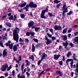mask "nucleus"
I'll list each match as a JSON object with an SVG mask.
<instances>
[{"label": "nucleus", "mask_w": 78, "mask_h": 78, "mask_svg": "<svg viewBox=\"0 0 78 78\" xmlns=\"http://www.w3.org/2000/svg\"><path fill=\"white\" fill-rule=\"evenodd\" d=\"M75 42L78 43V36L75 37L74 38V41L73 42V43L75 44H76Z\"/></svg>", "instance_id": "nucleus-13"}, {"label": "nucleus", "mask_w": 78, "mask_h": 78, "mask_svg": "<svg viewBox=\"0 0 78 78\" xmlns=\"http://www.w3.org/2000/svg\"><path fill=\"white\" fill-rule=\"evenodd\" d=\"M9 19L10 20H13V16H10V18H9Z\"/></svg>", "instance_id": "nucleus-55"}, {"label": "nucleus", "mask_w": 78, "mask_h": 78, "mask_svg": "<svg viewBox=\"0 0 78 78\" xmlns=\"http://www.w3.org/2000/svg\"><path fill=\"white\" fill-rule=\"evenodd\" d=\"M27 5V3L24 2V3H22L20 4V8H23V7H24L25 6Z\"/></svg>", "instance_id": "nucleus-17"}, {"label": "nucleus", "mask_w": 78, "mask_h": 78, "mask_svg": "<svg viewBox=\"0 0 78 78\" xmlns=\"http://www.w3.org/2000/svg\"><path fill=\"white\" fill-rule=\"evenodd\" d=\"M69 45H70L71 47H74V45H73V44L72 42L69 43Z\"/></svg>", "instance_id": "nucleus-41"}, {"label": "nucleus", "mask_w": 78, "mask_h": 78, "mask_svg": "<svg viewBox=\"0 0 78 78\" xmlns=\"http://www.w3.org/2000/svg\"><path fill=\"white\" fill-rule=\"evenodd\" d=\"M61 6V3H59L57 5V9H59V8Z\"/></svg>", "instance_id": "nucleus-35"}, {"label": "nucleus", "mask_w": 78, "mask_h": 78, "mask_svg": "<svg viewBox=\"0 0 78 78\" xmlns=\"http://www.w3.org/2000/svg\"><path fill=\"white\" fill-rule=\"evenodd\" d=\"M65 56L63 55V58H62V61H65Z\"/></svg>", "instance_id": "nucleus-58"}, {"label": "nucleus", "mask_w": 78, "mask_h": 78, "mask_svg": "<svg viewBox=\"0 0 78 78\" xmlns=\"http://www.w3.org/2000/svg\"><path fill=\"white\" fill-rule=\"evenodd\" d=\"M49 31L52 34H53V29L51 28L49 29Z\"/></svg>", "instance_id": "nucleus-43"}, {"label": "nucleus", "mask_w": 78, "mask_h": 78, "mask_svg": "<svg viewBox=\"0 0 78 78\" xmlns=\"http://www.w3.org/2000/svg\"><path fill=\"white\" fill-rule=\"evenodd\" d=\"M59 64L60 66L62 65V61H61L60 62Z\"/></svg>", "instance_id": "nucleus-63"}, {"label": "nucleus", "mask_w": 78, "mask_h": 78, "mask_svg": "<svg viewBox=\"0 0 78 78\" xmlns=\"http://www.w3.org/2000/svg\"><path fill=\"white\" fill-rule=\"evenodd\" d=\"M34 23L33 21H30V22L29 23H28V27L30 28L32 26H33Z\"/></svg>", "instance_id": "nucleus-9"}, {"label": "nucleus", "mask_w": 78, "mask_h": 78, "mask_svg": "<svg viewBox=\"0 0 78 78\" xmlns=\"http://www.w3.org/2000/svg\"><path fill=\"white\" fill-rule=\"evenodd\" d=\"M25 64L27 66H30V62L28 61L27 60H25Z\"/></svg>", "instance_id": "nucleus-14"}, {"label": "nucleus", "mask_w": 78, "mask_h": 78, "mask_svg": "<svg viewBox=\"0 0 78 78\" xmlns=\"http://www.w3.org/2000/svg\"><path fill=\"white\" fill-rule=\"evenodd\" d=\"M67 9H68V8L67 7H66V4L63 5V6L62 7V10H63V11H66V12H68Z\"/></svg>", "instance_id": "nucleus-6"}, {"label": "nucleus", "mask_w": 78, "mask_h": 78, "mask_svg": "<svg viewBox=\"0 0 78 78\" xmlns=\"http://www.w3.org/2000/svg\"><path fill=\"white\" fill-rule=\"evenodd\" d=\"M71 34H68V37H70L71 36Z\"/></svg>", "instance_id": "nucleus-64"}, {"label": "nucleus", "mask_w": 78, "mask_h": 78, "mask_svg": "<svg viewBox=\"0 0 78 78\" xmlns=\"http://www.w3.org/2000/svg\"><path fill=\"white\" fill-rule=\"evenodd\" d=\"M26 35L27 36H30V32H27L26 33Z\"/></svg>", "instance_id": "nucleus-38"}, {"label": "nucleus", "mask_w": 78, "mask_h": 78, "mask_svg": "<svg viewBox=\"0 0 78 78\" xmlns=\"http://www.w3.org/2000/svg\"><path fill=\"white\" fill-rule=\"evenodd\" d=\"M20 17L21 18L23 19V18L25 17V15H24L23 14H22L20 15Z\"/></svg>", "instance_id": "nucleus-42"}, {"label": "nucleus", "mask_w": 78, "mask_h": 78, "mask_svg": "<svg viewBox=\"0 0 78 78\" xmlns=\"http://www.w3.org/2000/svg\"><path fill=\"white\" fill-rule=\"evenodd\" d=\"M74 34L75 36H77L78 34V32H75Z\"/></svg>", "instance_id": "nucleus-56"}, {"label": "nucleus", "mask_w": 78, "mask_h": 78, "mask_svg": "<svg viewBox=\"0 0 78 78\" xmlns=\"http://www.w3.org/2000/svg\"><path fill=\"white\" fill-rule=\"evenodd\" d=\"M68 42L66 41V43H62V44L63 45V46L65 47H67V45H68Z\"/></svg>", "instance_id": "nucleus-22"}, {"label": "nucleus", "mask_w": 78, "mask_h": 78, "mask_svg": "<svg viewBox=\"0 0 78 78\" xmlns=\"http://www.w3.org/2000/svg\"><path fill=\"white\" fill-rule=\"evenodd\" d=\"M19 11L20 12H23V9H21L20 10L19 9Z\"/></svg>", "instance_id": "nucleus-59"}, {"label": "nucleus", "mask_w": 78, "mask_h": 78, "mask_svg": "<svg viewBox=\"0 0 78 78\" xmlns=\"http://www.w3.org/2000/svg\"><path fill=\"white\" fill-rule=\"evenodd\" d=\"M13 51L15 52L16 51H17V46L16 45H14L13 46Z\"/></svg>", "instance_id": "nucleus-16"}, {"label": "nucleus", "mask_w": 78, "mask_h": 78, "mask_svg": "<svg viewBox=\"0 0 78 78\" xmlns=\"http://www.w3.org/2000/svg\"><path fill=\"white\" fill-rule=\"evenodd\" d=\"M6 25L8 26V27H11V24L10 23H8L6 24Z\"/></svg>", "instance_id": "nucleus-28"}, {"label": "nucleus", "mask_w": 78, "mask_h": 78, "mask_svg": "<svg viewBox=\"0 0 78 78\" xmlns=\"http://www.w3.org/2000/svg\"><path fill=\"white\" fill-rule=\"evenodd\" d=\"M30 59H31L32 60V61H34V56L33 55H31V57L30 58Z\"/></svg>", "instance_id": "nucleus-32"}, {"label": "nucleus", "mask_w": 78, "mask_h": 78, "mask_svg": "<svg viewBox=\"0 0 78 78\" xmlns=\"http://www.w3.org/2000/svg\"><path fill=\"white\" fill-rule=\"evenodd\" d=\"M26 74L27 76H30V73L28 72H26Z\"/></svg>", "instance_id": "nucleus-61"}, {"label": "nucleus", "mask_w": 78, "mask_h": 78, "mask_svg": "<svg viewBox=\"0 0 78 78\" xmlns=\"http://www.w3.org/2000/svg\"><path fill=\"white\" fill-rule=\"evenodd\" d=\"M56 37H55V36H53L52 37H51V40L53 41H55V40H56Z\"/></svg>", "instance_id": "nucleus-31"}, {"label": "nucleus", "mask_w": 78, "mask_h": 78, "mask_svg": "<svg viewBox=\"0 0 78 78\" xmlns=\"http://www.w3.org/2000/svg\"><path fill=\"white\" fill-rule=\"evenodd\" d=\"M8 67V66L7 64H5L4 65H3L2 66V67L1 69V70L2 71V72H4L6 70V69Z\"/></svg>", "instance_id": "nucleus-3"}, {"label": "nucleus", "mask_w": 78, "mask_h": 78, "mask_svg": "<svg viewBox=\"0 0 78 78\" xmlns=\"http://www.w3.org/2000/svg\"><path fill=\"white\" fill-rule=\"evenodd\" d=\"M6 50H7V49H4L3 51V56L4 57H5L6 56H7V52H6Z\"/></svg>", "instance_id": "nucleus-10"}, {"label": "nucleus", "mask_w": 78, "mask_h": 78, "mask_svg": "<svg viewBox=\"0 0 78 78\" xmlns=\"http://www.w3.org/2000/svg\"><path fill=\"white\" fill-rule=\"evenodd\" d=\"M32 52H34L35 51V47L34 45V43L32 44Z\"/></svg>", "instance_id": "nucleus-21"}, {"label": "nucleus", "mask_w": 78, "mask_h": 78, "mask_svg": "<svg viewBox=\"0 0 78 78\" xmlns=\"http://www.w3.org/2000/svg\"><path fill=\"white\" fill-rule=\"evenodd\" d=\"M61 37H63V41H66L67 39V35H62Z\"/></svg>", "instance_id": "nucleus-15"}, {"label": "nucleus", "mask_w": 78, "mask_h": 78, "mask_svg": "<svg viewBox=\"0 0 78 78\" xmlns=\"http://www.w3.org/2000/svg\"><path fill=\"white\" fill-rule=\"evenodd\" d=\"M33 41H34L35 42H36V43H38V42L39 41V40H38V39L36 38H33Z\"/></svg>", "instance_id": "nucleus-27"}, {"label": "nucleus", "mask_w": 78, "mask_h": 78, "mask_svg": "<svg viewBox=\"0 0 78 78\" xmlns=\"http://www.w3.org/2000/svg\"><path fill=\"white\" fill-rule=\"evenodd\" d=\"M44 71H43L42 72H41V73L39 74V76H41L42 75V74L44 73Z\"/></svg>", "instance_id": "nucleus-48"}, {"label": "nucleus", "mask_w": 78, "mask_h": 78, "mask_svg": "<svg viewBox=\"0 0 78 78\" xmlns=\"http://www.w3.org/2000/svg\"><path fill=\"white\" fill-rule=\"evenodd\" d=\"M11 68H12V67H11V66H9V67L8 68V69H7V71H9V70H10V69H11Z\"/></svg>", "instance_id": "nucleus-44"}, {"label": "nucleus", "mask_w": 78, "mask_h": 78, "mask_svg": "<svg viewBox=\"0 0 78 78\" xmlns=\"http://www.w3.org/2000/svg\"><path fill=\"white\" fill-rule=\"evenodd\" d=\"M59 57H61V55H54V58L55 60H58V59H59Z\"/></svg>", "instance_id": "nucleus-11"}, {"label": "nucleus", "mask_w": 78, "mask_h": 78, "mask_svg": "<svg viewBox=\"0 0 78 78\" xmlns=\"http://www.w3.org/2000/svg\"><path fill=\"white\" fill-rule=\"evenodd\" d=\"M46 57H47V55L45 54V53H44L42 55L41 58V60H44Z\"/></svg>", "instance_id": "nucleus-8"}, {"label": "nucleus", "mask_w": 78, "mask_h": 78, "mask_svg": "<svg viewBox=\"0 0 78 78\" xmlns=\"http://www.w3.org/2000/svg\"><path fill=\"white\" fill-rule=\"evenodd\" d=\"M18 60L17 59H16L15 61H16L17 63L19 64L20 63V61H22V57H21V56L20 55L19 57L18 58Z\"/></svg>", "instance_id": "nucleus-7"}, {"label": "nucleus", "mask_w": 78, "mask_h": 78, "mask_svg": "<svg viewBox=\"0 0 78 78\" xmlns=\"http://www.w3.org/2000/svg\"><path fill=\"white\" fill-rule=\"evenodd\" d=\"M65 12H66V11L64 10L63 11L62 15L63 16H64V14H65Z\"/></svg>", "instance_id": "nucleus-49"}, {"label": "nucleus", "mask_w": 78, "mask_h": 78, "mask_svg": "<svg viewBox=\"0 0 78 78\" xmlns=\"http://www.w3.org/2000/svg\"><path fill=\"white\" fill-rule=\"evenodd\" d=\"M17 77L18 78H25V75H23V76H20V74H19L17 76Z\"/></svg>", "instance_id": "nucleus-23"}, {"label": "nucleus", "mask_w": 78, "mask_h": 78, "mask_svg": "<svg viewBox=\"0 0 78 78\" xmlns=\"http://www.w3.org/2000/svg\"><path fill=\"white\" fill-rule=\"evenodd\" d=\"M72 54L71 53V51H69V52L67 55V57H68V58H69L70 57V56H71Z\"/></svg>", "instance_id": "nucleus-24"}, {"label": "nucleus", "mask_w": 78, "mask_h": 78, "mask_svg": "<svg viewBox=\"0 0 78 78\" xmlns=\"http://www.w3.org/2000/svg\"><path fill=\"white\" fill-rule=\"evenodd\" d=\"M48 14L49 15V16L50 17H54V16L50 12L48 13Z\"/></svg>", "instance_id": "nucleus-36"}, {"label": "nucleus", "mask_w": 78, "mask_h": 78, "mask_svg": "<svg viewBox=\"0 0 78 78\" xmlns=\"http://www.w3.org/2000/svg\"><path fill=\"white\" fill-rule=\"evenodd\" d=\"M27 71L28 72H30V69L28 67L27 68Z\"/></svg>", "instance_id": "nucleus-62"}, {"label": "nucleus", "mask_w": 78, "mask_h": 78, "mask_svg": "<svg viewBox=\"0 0 78 78\" xmlns=\"http://www.w3.org/2000/svg\"><path fill=\"white\" fill-rule=\"evenodd\" d=\"M25 41L27 43H28V42H29V40L27 38H26L25 39Z\"/></svg>", "instance_id": "nucleus-54"}, {"label": "nucleus", "mask_w": 78, "mask_h": 78, "mask_svg": "<svg viewBox=\"0 0 78 78\" xmlns=\"http://www.w3.org/2000/svg\"><path fill=\"white\" fill-rule=\"evenodd\" d=\"M13 36L14 41H16V42L18 43V42H19V35H18V33L15 34L14 32L13 33Z\"/></svg>", "instance_id": "nucleus-1"}, {"label": "nucleus", "mask_w": 78, "mask_h": 78, "mask_svg": "<svg viewBox=\"0 0 78 78\" xmlns=\"http://www.w3.org/2000/svg\"><path fill=\"white\" fill-rule=\"evenodd\" d=\"M73 61V59L68 58L66 60V63L68 65V64H69V62H70V61Z\"/></svg>", "instance_id": "nucleus-20"}, {"label": "nucleus", "mask_w": 78, "mask_h": 78, "mask_svg": "<svg viewBox=\"0 0 78 78\" xmlns=\"http://www.w3.org/2000/svg\"><path fill=\"white\" fill-rule=\"evenodd\" d=\"M56 74L57 75H59L60 76H62V73L60 71H57L56 72Z\"/></svg>", "instance_id": "nucleus-12"}, {"label": "nucleus", "mask_w": 78, "mask_h": 78, "mask_svg": "<svg viewBox=\"0 0 78 78\" xmlns=\"http://www.w3.org/2000/svg\"><path fill=\"white\" fill-rule=\"evenodd\" d=\"M72 28H70L69 29V30H68V33H71V31H72Z\"/></svg>", "instance_id": "nucleus-47"}, {"label": "nucleus", "mask_w": 78, "mask_h": 78, "mask_svg": "<svg viewBox=\"0 0 78 78\" xmlns=\"http://www.w3.org/2000/svg\"><path fill=\"white\" fill-rule=\"evenodd\" d=\"M45 39L47 41L46 43L47 45L50 44L51 43V40L49 39L46 36H45Z\"/></svg>", "instance_id": "nucleus-5"}, {"label": "nucleus", "mask_w": 78, "mask_h": 78, "mask_svg": "<svg viewBox=\"0 0 78 78\" xmlns=\"http://www.w3.org/2000/svg\"><path fill=\"white\" fill-rule=\"evenodd\" d=\"M73 61H72L70 63V67H72V66H73Z\"/></svg>", "instance_id": "nucleus-33"}, {"label": "nucleus", "mask_w": 78, "mask_h": 78, "mask_svg": "<svg viewBox=\"0 0 78 78\" xmlns=\"http://www.w3.org/2000/svg\"><path fill=\"white\" fill-rule=\"evenodd\" d=\"M40 29V27H35V30L36 32H38V30Z\"/></svg>", "instance_id": "nucleus-30"}, {"label": "nucleus", "mask_w": 78, "mask_h": 78, "mask_svg": "<svg viewBox=\"0 0 78 78\" xmlns=\"http://www.w3.org/2000/svg\"><path fill=\"white\" fill-rule=\"evenodd\" d=\"M6 16H2V20H4V19H6Z\"/></svg>", "instance_id": "nucleus-51"}, {"label": "nucleus", "mask_w": 78, "mask_h": 78, "mask_svg": "<svg viewBox=\"0 0 78 78\" xmlns=\"http://www.w3.org/2000/svg\"><path fill=\"white\" fill-rule=\"evenodd\" d=\"M43 60H41H41H39L38 62L37 63V64L38 65H40V64H41V63L42 62V61Z\"/></svg>", "instance_id": "nucleus-45"}, {"label": "nucleus", "mask_w": 78, "mask_h": 78, "mask_svg": "<svg viewBox=\"0 0 78 78\" xmlns=\"http://www.w3.org/2000/svg\"><path fill=\"white\" fill-rule=\"evenodd\" d=\"M54 3H58V0H55L54 2Z\"/></svg>", "instance_id": "nucleus-57"}, {"label": "nucleus", "mask_w": 78, "mask_h": 78, "mask_svg": "<svg viewBox=\"0 0 78 78\" xmlns=\"http://www.w3.org/2000/svg\"><path fill=\"white\" fill-rule=\"evenodd\" d=\"M9 45H10V44L8 43H5V45H6V46H7V47L9 46Z\"/></svg>", "instance_id": "nucleus-60"}, {"label": "nucleus", "mask_w": 78, "mask_h": 78, "mask_svg": "<svg viewBox=\"0 0 78 78\" xmlns=\"http://www.w3.org/2000/svg\"><path fill=\"white\" fill-rule=\"evenodd\" d=\"M73 58L74 60L75 61H76L78 60L76 58H75V56H73Z\"/></svg>", "instance_id": "nucleus-52"}, {"label": "nucleus", "mask_w": 78, "mask_h": 78, "mask_svg": "<svg viewBox=\"0 0 78 78\" xmlns=\"http://www.w3.org/2000/svg\"><path fill=\"white\" fill-rule=\"evenodd\" d=\"M34 4H33V2H30V3L29 4V5L30 7L32 8Z\"/></svg>", "instance_id": "nucleus-29"}, {"label": "nucleus", "mask_w": 78, "mask_h": 78, "mask_svg": "<svg viewBox=\"0 0 78 78\" xmlns=\"http://www.w3.org/2000/svg\"><path fill=\"white\" fill-rule=\"evenodd\" d=\"M47 35H48V36H49V37H52V36L50 34L48 33L47 34Z\"/></svg>", "instance_id": "nucleus-53"}, {"label": "nucleus", "mask_w": 78, "mask_h": 78, "mask_svg": "<svg viewBox=\"0 0 78 78\" xmlns=\"http://www.w3.org/2000/svg\"><path fill=\"white\" fill-rule=\"evenodd\" d=\"M67 28H65L63 30L62 32V33L63 34L64 33H67Z\"/></svg>", "instance_id": "nucleus-25"}, {"label": "nucleus", "mask_w": 78, "mask_h": 78, "mask_svg": "<svg viewBox=\"0 0 78 78\" xmlns=\"http://www.w3.org/2000/svg\"><path fill=\"white\" fill-rule=\"evenodd\" d=\"M36 7H37V5L34 4H33V5H32V8H36Z\"/></svg>", "instance_id": "nucleus-37"}, {"label": "nucleus", "mask_w": 78, "mask_h": 78, "mask_svg": "<svg viewBox=\"0 0 78 78\" xmlns=\"http://www.w3.org/2000/svg\"><path fill=\"white\" fill-rule=\"evenodd\" d=\"M19 41L20 42H23V40H22V38L21 37Z\"/></svg>", "instance_id": "nucleus-50"}, {"label": "nucleus", "mask_w": 78, "mask_h": 78, "mask_svg": "<svg viewBox=\"0 0 78 78\" xmlns=\"http://www.w3.org/2000/svg\"><path fill=\"white\" fill-rule=\"evenodd\" d=\"M0 45L1 47H3V48H4V46H3V44L2 42L1 41H0Z\"/></svg>", "instance_id": "nucleus-39"}, {"label": "nucleus", "mask_w": 78, "mask_h": 78, "mask_svg": "<svg viewBox=\"0 0 78 78\" xmlns=\"http://www.w3.org/2000/svg\"><path fill=\"white\" fill-rule=\"evenodd\" d=\"M2 36L3 39H6V37H7V33H5L4 34H3Z\"/></svg>", "instance_id": "nucleus-19"}, {"label": "nucleus", "mask_w": 78, "mask_h": 78, "mask_svg": "<svg viewBox=\"0 0 78 78\" xmlns=\"http://www.w3.org/2000/svg\"><path fill=\"white\" fill-rule=\"evenodd\" d=\"M30 34L31 35V36H34V32H30Z\"/></svg>", "instance_id": "nucleus-46"}, {"label": "nucleus", "mask_w": 78, "mask_h": 78, "mask_svg": "<svg viewBox=\"0 0 78 78\" xmlns=\"http://www.w3.org/2000/svg\"><path fill=\"white\" fill-rule=\"evenodd\" d=\"M17 31H20V29L17 27H16L15 29L13 31V33H14V32L16 34L17 33Z\"/></svg>", "instance_id": "nucleus-18"}, {"label": "nucleus", "mask_w": 78, "mask_h": 78, "mask_svg": "<svg viewBox=\"0 0 78 78\" xmlns=\"http://www.w3.org/2000/svg\"><path fill=\"white\" fill-rule=\"evenodd\" d=\"M53 28L55 30H60V31L62 30V27L60 26H57L55 25L54 27Z\"/></svg>", "instance_id": "nucleus-4"}, {"label": "nucleus", "mask_w": 78, "mask_h": 78, "mask_svg": "<svg viewBox=\"0 0 78 78\" xmlns=\"http://www.w3.org/2000/svg\"><path fill=\"white\" fill-rule=\"evenodd\" d=\"M73 13V12L72 11H70L69 12L67 13V15L68 16H70L71 14H72Z\"/></svg>", "instance_id": "nucleus-34"}, {"label": "nucleus", "mask_w": 78, "mask_h": 78, "mask_svg": "<svg viewBox=\"0 0 78 78\" xmlns=\"http://www.w3.org/2000/svg\"><path fill=\"white\" fill-rule=\"evenodd\" d=\"M12 47H13V44H12V43H11L9 45V48L11 50H12Z\"/></svg>", "instance_id": "nucleus-26"}, {"label": "nucleus", "mask_w": 78, "mask_h": 78, "mask_svg": "<svg viewBox=\"0 0 78 78\" xmlns=\"http://www.w3.org/2000/svg\"><path fill=\"white\" fill-rule=\"evenodd\" d=\"M30 5H26V7H25L24 8L25 9H28L29 7H30Z\"/></svg>", "instance_id": "nucleus-40"}, {"label": "nucleus", "mask_w": 78, "mask_h": 78, "mask_svg": "<svg viewBox=\"0 0 78 78\" xmlns=\"http://www.w3.org/2000/svg\"><path fill=\"white\" fill-rule=\"evenodd\" d=\"M45 12H48V8H46L45 10H43L41 12V17L43 19H46V17L44 16Z\"/></svg>", "instance_id": "nucleus-2"}]
</instances>
